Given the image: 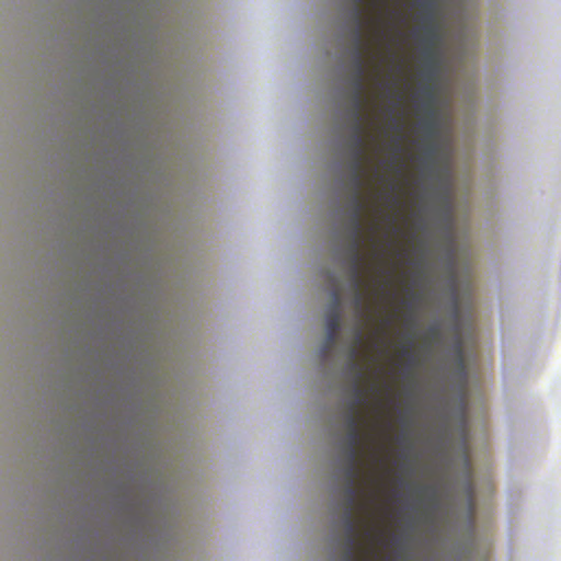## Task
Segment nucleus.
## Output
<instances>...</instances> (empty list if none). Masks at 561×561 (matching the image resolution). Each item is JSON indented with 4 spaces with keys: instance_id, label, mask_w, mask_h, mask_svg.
Wrapping results in <instances>:
<instances>
[{
    "instance_id": "obj_1",
    "label": "nucleus",
    "mask_w": 561,
    "mask_h": 561,
    "mask_svg": "<svg viewBox=\"0 0 561 561\" xmlns=\"http://www.w3.org/2000/svg\"><path fill=\"white\" fill-rule=\"evenodd\" d=\"M363 214H351L350 216V276L354 290V307L360 317L366 314L365 295L363 291L364 278V255L363 247Z\"/></svg>"
},
{
    "instance_id": "obj_2",
    "label": "nucleus",
    "mask_w": 561,
    "mask_h": 561,
    "mask_svg": "<svg viewBox=\"0 0 561 561\" xmlns=\"http://www.w3.org/2000/svg\"><path fill=\"white\" fill-rule=\"evenodd\" d=\"M363 344L362 329H356L355 345L350 351L351 362L350 371L354 375L353 394L354 399L348 404V411L345 419L347 431L351 428H359L363 423H367L364 415L359 413V408L367 403V391L362 387L360 382L365 377L362 365L356 360L358 356V347Z\"/></svg>"
},
{
    "instance_id": "obj_3",
    "label": "nucleus",
    "mask_w": 561,
    "mask_h": 561,
    "mask_svg": "<svg viewBox=\"0 0 561 561\" xmlns=\"http://www.w3.org/2000/svg\"><path fill=\"white\" fill-rule=\"evenodd\" d=\"M332 302L325 314L327 337L321 348V356L325 358L334 347L341 328V296L334 285L331 290Z\"/></svg>"
},
{
    "instance_id": "obj_4",
    "label": "nucleus",
    "mask_w": 561,
    "mask_h": 561,
    "mask_svg": "<svg viewBox=\"0 0 561 561\" xmlns=\"http://www.w3.org/2000/svg\"><path fill=\"white\" fill-rule=\"evenodd\" d=\"M421 94L424 99L421 107L426 113V117L420 122V128L424 133L425 138L428 141H432L438 134L435 90L431 84H428L422 88Z\"/></svg>"
},
{
    "instance_id": "obj_5",
    "label": "nucleus",
    "mask_w": 561,
    "mask_h": 561,
    "mask_svg": "<svg viewBox=\"0 0 561 561\" xmlns=\"http://www.w3.org/2000/svg\"><path fill=\"white\" fill-rule=\"evenodd\" d=\"M344 528H345V549L343 553V561H358L357 560V548H358V527L354 518V511H345L343 516Z\"/></svg>"
},
{
    "instance_id": "obj_6",
    "label": "nucleus",
    "mask_w": 561,
    "mask_h": 561,
    "mask_svg": "<svg viewBox=\"0 0 561 561\" xmlns=\"http://www.w3.org/2000/svg\"><path fill=\"white\" fill-rule=\"evenodd\" d=\"M354 49H353V76L365 77L366 75V62L364 59L365 42L360 27L354 30Z\"/></svg>"
},
{
    "instance_id": "obj_7",
    "label": "nucleus",
    "mask_w": 561,
    "mask_h": 561,
    "mask_svg": "<svg viewBox=\"0 0 561 561\" xmlns=\"http://www.w3.org/2000/svg\"><path fill=\"white\" fill-rule=\"evenodd\" d=\"M373 440L371 433H364L362 428H351L347 431L345 438L346 443V455H358L362 456L360 447L368 445Z\"/></svg>"
},
{
    "instance_id": "obj_8",
    "label": "nucleus",
    "mask_w": 561,
    "mask_h": 561,
    "mask_svg": "<svg viewBox=\"0 0 561 561\" xmlns=\"http://www.w3.org/2000/svg\"><path fill=\"white\" fill-rule=\"evenodd\" d=\"M364 122H353L352 135L350 138L351 156H366V138Z\"/></svg>"
},
{
    "instance_id": "obj_9",
    "label": "nucleus",
    "mask_w": 561,
    "mask_h": 561,
    "mask_svg": "<svg viewBox=\"0 0 561 561\" xmlns=\"http://www.w3.org/2000/svg\"><path fill=\"white\" fill-rule=\"evenodd\" d=\"M436 48L437 46L422 45L423 76L428 82H433L437 73L438 54Z\"/></svg>"
},
{
    "instance_id": "obj_10",
    "label": "nucleus",
    "mask_w": 561,
    "mask_h": 561,
    "mask_svg": "<svg viewBox=\"0 0 561 561\" xmlns=\"http://www.w3.org/2000/svg\"><path fill=\"white\" fill-rule=\"evenodd\" d=\"M360 473V456L346 455V466L344 469L345 483H356Z\"/></svg>"
},
{
    "instance_id": "obj_11",
    "label": "nucleus",
    "mask_w": 561,
    "mask_h": 561,
    "mask_svg": "<svg viewBox=\"0 0 561 561\" xmlns=\"http://www.w3.org/2000/svg\"><path fill=\"white\" fill-rule=\"evenodd\" d=\"M439 28L436 21L423 22V36L421 38L422 45L437 46L439 44Z\"/></svg>"
},
{
    "instance_id": "obj_12",
    "label": "nucleus",
    "mask_w": 561,
    "mask_h": 561,
    "mask_svg": "<svg viewBox=\"0 0 561 561\" xmlns=\"http://www.w3.org/2000/svg\"><path fill=\"white\" fill-rule=\"evenodd\" d=\"M345 511H354L356 506H358L357 497L359 490L356 486V483H345ZM359 507L364 511L368 510V503H360Z\"/></svg>"
},
{
    "instance_id": "obj_13",
    "label": "nucleus",
    "mask_w": 561,
    "mask_h": 561,
    "mask_svg": "<svg viewBox=\"0 0 561 561\" xmlns=\"http://www.w3.org/2000/svg\"><path fill=\"white\" fill-rule=\"evenodd\" d=\"M365 93H352L351 116L353 122H364V110L366 106Z\"/></svg>"
},
{
    "instance_id": "obj_14",
    "label": "nucleus",
    "mask_w": 561,
    "mask_h": 561,
    "mask_svg": "<svg viewBox=\"0 0 561 561\" xmlns=\"http://www.w3.org/2000/svg\"><path fill=\"white\" fill-rule=\"evenodd\" d=\"M401 357L407 359V369L416 365V355L414 352V336L409 335L407 343L400 348Z\"/></svg>"
},
{
    "instance_id": "obj_15",
    "label": "nucleus",
    "mask_w": 561,
    "mask_h": 561,
    "mask_svg": "<svg viewBox=\"0 0 561 561\" xmlns=\"http://www.w3.org/2000/svg\"><path fill=\"white\" fill-rule=\"evenodd\" d=\"M419 8L423 16V22L435 21L437 10L436 0H422L419 2Z\"/></svg>"
},
{
    "instance_id": "obj_16",
    "label": "nucleus",
    "mask_w": 561,
    "mask_h": 561,
    "mask_svg": "<svg viewBox=\"0 0 561 561\" xmlns=\"http://www.w3.org/2000/svg\"><path fill=\"white\" fill-rule=\"evenodd\" d=\"M351 214H364L366 203L363 199L362 192H352L350 197Z\"/></svg>"
},
{
    "instance_id": "obj_17",
    "label": "nucleus",
    "mask_w": 561,
    "mask_h": 561,
    "mask_svg": "<svg viewBox=\"0 0 561 561\" xmlns=\"http://www.w3.org/2000/svg\"><path fill=\"white\" fill-rule=\"evenodd\" d=\"M455 354H456L457 367H458L459 373L463 379V382H466L467 369H466V363H465V357H463L462 343L460 340L455 345Z\"/></svg>"
},
{
    "instance_id": "obj_18",
    "label": "nucleus",
    "mask_w": 561,
    "mask_h": 561,
    "mask_svg": "<svg viewBox=\"0 0 561 561\" xmlns=\"http://www.w3.org/2000/svg\"><path fill=\"white\" fill-rule=\"evenodd\" d=\"M353 2H354L353 19L356 24L354 30H358L360 27V32H363L364 11H363L362 4L365 2V0H353Z\"/></svg>"
},
{
    "instance_id": "obj_19",
    "label": "nucleus",
    "mask_w": 561,
    "mask_h": 561,
    "mask_svg": "<svg viewBox=\"0 0 561 561\" xmlns=\"http://www.w3.org/2000/svg\"><path fill=\"white\" fill-rule=\"evenodd\" d=\"M466 466H467V469H468V481H467V484H466V493H467V496H468V502H469V506H470V511L471 513L473 512V508H474V488H473V484L470 480V460L468 458V456L466 457Z\"/></svg>"
},
{
    "instance_id": "obj_20",
    "label": "nucleus",
    "mask_w": 561,
    "mask_h": 561,
    "mask_svg": "<svg viewBox=\"0 0 561 561\" xmlns=\"http://www.w3.org/2000/svg\"><path fill=\"white\" fill-rule=\"evenodd\" d=\"M419 494L427 500L431 504L437 503V490L433 485H424L419 489Z\"/></svg>"
},
{
    "instance_id": "obj_21",
    "label": "nucleus",
    "mask_w": 561,
    "mask_h": 561,
    "mask_svg": "<svg viewBox=\"0 0 561 561\" xmlns=\"http://www.w3.org/2000/svg\"><path fill=\"white\" fill-rule=\"evenodd\" d=\"M366 158V156H352V161L350 163L351 173H364Z\"/></svg>"
},
{
    "instance_id": "obj_22",
    "label": "nucleus",
    "mask_w": 561,
    "mask_h": 561,
    "mask_svg": "<svg viewBox=\"0 0 561 561\" xmlns=\"http://www.w3.org/2000/svg\"><path fill=\"white\" fill-rule=\"evenodd\" d=\"M350 182L352 192H362L364 186V173H351Z\"/></svg>"
},
{
    "instance_id": "obj_23",
    "label": "nucleus",
    "mask_w": 561,
    "mask_h": 561,
    "mask_svg": "<svg viewBox=\"0 0 561 561\" xmlns=\"http://www.w3.org/2000/svg\"><path fill=\"white\" fill-rule=\"evenodd\" d=\"M352 88V93H365V77L353 76Z\"/></svg>"
},
{
    "instance_id": "obj_24",
    "label": "nucleus",
    "mask_w": 561,
    "mask_h": 561,
    "mask_svg": "<svg viewBox=\"0 0 561 561\" xmlns=\"http://www.w3.org/2000/svg\"><path fill=\"white\" fill-rule=\"evenodd\" d=\"M364 534H365V537L369 540L370 543H374V542H376L379 539V534L370 525L366 527Z\"/></svg>"
},
{
    "instance_id": "obj_25",
    "label": "nucleus",
    "mask_w": 561,
    "mask_h": 561,
    "mask_svg": "<svg viewBox=\"0 0 561 561\" xmlns=\"http://www.w3.org/2000/svg\"><path fill=\"white\" fill-rule=\"evenodd\" d=\"M427 335L433 339V340H436L439 337V330L437 327H432L430 328L428 332H427Z\"/></svg>"
},
{
    "instance_id": "obj_26",
    "label": "nucleus",
    "mask_w": 561,
    "mask_h": 561,
    "mask_svg": "<svg viewBox=\"0 0 561 561\" xmlns=\"http://www.w3.org/2000/svg\"><path fill=\"white\" fill-rule=\"evenodd\" d=\"M437 151V146L434 144V142H431L428 146H427V149H426V153L428 157H434V154L436 153Z\"/></svg>"
},
{
    "instance_id": "obj_27",
    "label": "nucleus",
    "mask_w": 561,
    "mask_h": 561,
    "mask_svg": "<svg viewBox=\"0 0 561 561\" xmlns=\"http://www.w3.org/2000/svg\"><path fill=\"white\" fill-rule=\"evenodd\" d=\"M376 36H377L379 39H382V38L385 37V32H383V31H382V28L380 27V21H379V20L377 21Z\"/></svg>"
},
{
    "instance_id": "obj_28",
    "label": "nucleus",
    "mask_w": 561,
    "mask_h": 561,
    "mask_svg": "<svg viewBox=\"0 0 561 561\" xmlns=\"http://www.w3.org/2000/svg\"><path fill=\"white\" fill-rule=\"evenodd\" d=\"M388 199L391 202L392 205L397 206L399 204V198L394 196L393 194L388 195Z\"/></svg>"
},
{
    "instance_id": "obj_29",
    "label": "nucleus",
    "mask_w": 561,
    "mask_h": 561,
    "mask_svg": "<svg viewBox=\"0 0 561 561\" xmlns=\"http://www.w3.org/2000/svg\"><path fill=\"white\" fill-rule=\"evenodd\" d=\"M400 141H401L400 137L396 139V158L398 157L399 152L401 151Z\"/></svg>"
},
{
    "instance_id": "obj_30",
    "label": "nucleus",
    "mask_w": 561,
    "mask_h": 561,
    "mask_svg": "<svg viewBox=\"0 0 561 561\" xmlns=\"http://www.w3.org/2000/svg\"><path fill=\"white\" fill-rule=\"evenodd\" d=\"M369 390H370L371 392H374V393H377V392H378V388H377V386H376L375 383H374V385H371V386L369 387Z\"/></svg>"
},
{
    "instance_id": "obj_31",
    "label": "nucleus",
    "mask_w": 561,
    "mask_h": 561,
    "mask_svg": "<svg viewBox=\"0 0 561 561\" xmlns=\"http://www.w3.org/2000/svg\"><path fill=\"white\" fill-rule=\"evenodd\" d=\"M366 554H368V556L375 554L373 547H369L368 549H366Z\"/></svg>"
},
{
    "instance_id": "obj_32",
    "label": "nucleus",
    "mask_w": 561,
    "mask_h": 561,
    "mask_svg": "<svg viewBox=\"0 0 561 561\" xmlns=\"http://www.w3.org/2000/svg\"><path fill=\"white\" fill-rule=\"evenodd\" d=\"M393 128H394L398 133H400V131H401V126H400L399 124H397V123H394V124H393Z\"/></svg>"
},
{
    "instance_id": "obj_33",
    "label": "nucleus",
    "mask_w": 561,
    "mask_h": 561,
    "mask_svg": "<svg viewBox=\"0 0 561 561\" xmlns=\"http://www.w3.org/2000/svg\"><path fill=\"white\" fill-rule=\"evenodd\" d=\"M447 214H448V217L450 218V216H451V209H450V206H449V205L447 206Z\"/></svg>"
},
{
    "instance_id": "obj_34",
    "label": "nucleus",
    "mask_w": 561,
    "mask_h": 561,
    "mask_svg": "<svg viewBox=\"0 0 561 561\" xmlns=\"http://www.w3.org/2000/svg\"><path fill=\"white\" fill-rule=\"evenodd\" d=\"M375 256L379 260L380 259V253L378 251H375Z\"/></svg>"
},
{
    "instance_id": "obj_35",
    "label": "nucleus",
    "mask_w": 561,
    "mask_h": 561,
    "mask_svg": "<svg viewBox=\"0 0 561 561\" xmlns=\"http://www.w3.org/2000/svg\"><path fill=\"white\" fill-rule=\"evenodd\" d=\"M396 184H391V190L394 191L396 190Z\"/></svg>"
},
{
    "instance_id": "obj_36",
    "label": "nucleus",
    "mask_w": 561,
    "mask_h": 561,
    "mask_svg": "<svg viewBox=\"0 0 561 561\" xmlns=\"http://www.w3.org/2000/svg\"><path fill=\"white\" fill-rule=\"evenodd\" d=\"M410 322H412V319L409 317V318H407V323H410Z\"/></svg>"
}]
</instances>
